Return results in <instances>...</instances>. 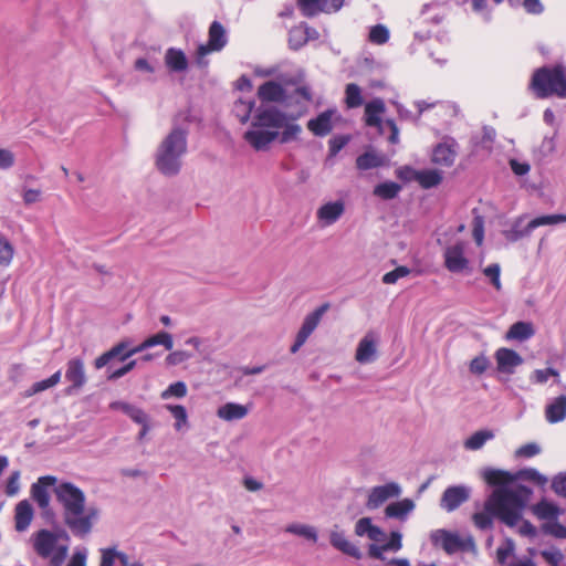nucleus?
<instances>
[{
  "label": "nucleus",
  "mask_w": 566,
  "mask_h": 566,
  "mask_svg": "<svg viewBox=\"0 0 566 566\" xmlns=\"http://www.w3.org/2000/svg\"><path fill=\"white\" fill-rule=\"evenodd\" d=\"M87 554L85 547L76 548L66 566H86Z\"/></svg>",
  "instance_id": "obj_59"
},
{
  "label": "nucleus",
  "mask_w": 566,
  "mask_h": 566,
  "mask_svg": "<svg viewBox=\"0 0 566 566\" xmlns=\"http://www.w3.org/2000/svg\"><path fill=\"white\" fill-rule=\"evenodd\" d=\"M401 537L402 536L399 532H392L388 542L381 545H379V543L371 544L368 549L369 556L373 558L385 560V552H398L401 548Z\"/></svg>",
  "instance_id": "obj_25"
},
{
  "label": "nucleus",
  "mask_w": 566,
  "mask_h": 566,
  "mask_svg": "<svg viewBox=\"0 0 566 566\" xmlns=\"http://www.w3.org/2000/svg\"><path fill=\"white\" fill-rule=\"evenodd\" d=\"M344 3V0H298V7L306 17H313L319 12H336Z\"/></svg>",
  "instance_id": "obj_14"
},
{
  "label": "nucleus",
  "mask_w": 566,
  "mask_h": 566,
  "mask_svg": "<svg viewBox=\"0 0 566 566\" xmlns=\"http://www.w3.org/2000/svg\"><path fill=\"white\" fill-rule=\"evenodd\" d=\"M61 380V371L57 370L56 373H54L51 377H49L48 379H44V380H41V381H36L34 382L25 392H24V396L25 397H31L35 394H39V392H42L46 389H50L54 386H56Z\"/></svg>",
  "instance_id": "obj_42"
},
{
  "label": "nucleus",
  "mask_w": 566,
  "mask_h": 566,
  "mask_svg": "<svg viewBox=\"0 0 566 566\" xmlns=\"http://www.w3.org/2000/svg\"><path fill=\"white\" fill-rule=\"evenodd\" d=\"M361 90L357 84L349 83L345 88V103L349 108H356L363 105Z\"/></svg>",
  "instance_id": "obj_43"
},
{
  "label": "nucleus",
  "mask_w": 566,
  "mask_h": 566,
  "mask_svg": "<svg viewBox=\"0 0 566 566\" xmlns=\"http://www.w3.org/2000/svg\"><path fill=\"white\" fill-rule=\"evenodd\" d=\"M345 213L343 199L326 201L316 210V220L322 228L335 224Z\"/></svg>",
  "instance_id": "obj_12"
},
{
  "label": "nucleus",
  "mask_w": 566,
  "mask_h": 566,
  "mask_svg": "<svg viewBox=\"0 0 566 566\" xmlns=\"http://www.w3.org/2000/svg\"><path fill=\"white\" fill-rule=\"evenodd\" d=\"M38 555L49 558L51 566H62L70 547V536L62 530H41L32 536Z\"/></svg>",
  "instance_id": "obj_5"
},
{
  "label": "nucleus",
  "mask_w": 566,
  "mask_h": 566,
  "mask_svg": "<svg viewBox=\"0 0 566 566\" xmlns=\"http://www.w3.org/2000/svg\"><path fill=\"white\" fill-rule=\"evenodd\" d=\"M163 345L166 349L170 350L174 347L172 335L167 332H159L146 338V346L154 347Z\"/></svg>",
  "instance_id": "obj_48"
},
{
  "label": "nucleus",
  "mask_w": 566,
  "mask_h": 566,
  "mask_svg": "<svg viewBox=\"0 0 566 566\" xmlns=\"http://www.w3.org/2000/svg\"><path fill=\"white\" fill-rule=\"evenodd\" d=\"M328 308L329 304L325 303L317 307L315 311L308 313L304 317L302 326L297 332V335L307 340V338L312 335V333L321 323L323 315L328 311Z\"/></svg>",
  "instance_id": "obj_23"
},
{
  "label": "nucleus",
  "mask_w": 566,
  "mask_h": 566,
  "mask_svg": "<svg viewBox=\"0 0 566 566\" xmlns=\"http://www.w3.org/2000/svg\"><path fill=\"white\" fill-rule=\"evenodd\" d=\"M187 385L184 381H176L168 386L166 390H164L160 395L163 399H168L170 397L182 398L187 395Z\"/></svg>",
  "instance_id": "obj_52"
},
{
  "label": "nucleus",
  "mask_w": 566,
  "mask_h": 566,
  "mask_svg": "<svg viewBox=\"0 0 566 566\" xmlns=\"http://www.w3.org/2000/svg\"><path fill=\"white\" fill-rule=\"evenodd\" d=\"M55 482L56 479L54 476L45 475L41 476L35 483L32 484L31 495L41 509L49 506L50 495L46 489L53 485Z\"/></svg>",
  "instance_id": "obj_21"
},
{
  "label": "nucleus",
  "mask_w": 566,
  "mask_h": 566,
  "mask_svg": "<svg viewBox=\"0 0 566 566\" xmlns=\"http://www.w3.org/2000/svg\"><path fill=\"white\" fill-rule=\"evenodd\" d=\"M535 334V329L530 322H517L514 323L506 332V339L509 340H526Z\"/></svg>",
  "instance_id": "obj_33"
},
{
  "label": "nucleus",
  "mask_w": 566,
  "mask_h": 566,
  "mask_svg": "<svg viewBox=\"0 0 566 566\" xmlns=\"http://www.w3.org/2000/svg\"><path fill=\"white\" fill-rule=\"evenodd\" d=\"M549 377H554L555 382L560 384L559 374L554 368L535 369L530 375V380L534 384L543 385L548 380Z\"/></svg>",
  "instance_id": "obj_46"
},
{
  "label": "nucleus",
  "mask_w": 566,
  "mask_h": 566,
  "mask_svg": "<svg viewBox=\"0 0 566 566\" xmlns=\"http://www.w3.org/2000/svg\"><path fill=\"white\" fill-rule=\"evenodd\" d=\"M15 250L10 241L0 234V266L8 268L13 260Z\"/></svg>",
  "instance_id": "obj_45"
},
{
  "label": "nucleus",
  "mask_w": 566,
  "mask_h": 566,
  "mask_svg": "<svg viewBox=\"0 0 566 566\" xmlns=\"http://www.w3.org/2000/svg\"><path fill=\"white\" fill-rule=\"evenodd\" d=\"M258 95L262 101L280 102L284 98V90L279 83L266 82L259 87Z\"/></svg>",
  "instance_id": "obj_34"
},
{
  "label": "nucleus",
  "mask_w": 566,
  "mask_h": 566,
  "mask_svg": "<svg viewBox=\"0 0 566 566\" xmlns=\"http://www.w3.org/2000/svg\"><path fill=\"white\" fill-rule=\"evenodd\" d=\"M482 272L486 279H489L490 283L500 291L502 289L501 283V266L499 263H492L482 269Z\"/></svg>",
  "instance_id": "obj_51"
},
{
  "label": "nucleus",
  "mask_w": 566,
  "mask_h": 566,
  "mask_svg": "<svg viewBox=\"0 0 566 566\" xmlns=\"http://www.w3.org/2000/svg\"><path fill=\"white\" fill-rule=\"evenodd\" d=\"M42 192L40 189L23 188L22 198L25 205H32L41 200Z\"/></svg>",
  "instance_id": "obj_61"
},
{
  "label": "nucleus",
  "mask_w": 566,
  "mask_h": 566,
  "mask_svg": "<svg viewBox=\"0 0 566 566\" xmlns=\"http://www.w3.org/2000/svg\"><path fill=\"white\" fill-rule=\"evenodd\" d=\"M483 479L491 485H499L484 504V511L474 513L472 518L476 527L488 530L492 526V516H497L510 527L516 526L522 520L523 510L532 491L524 485H509L513 476L507 471L489 469Z\"/></svg>",
  "instance_id": "obj_1"
},
{
  "label": "nucleus",
  "mask_w": 566,
  "mask_h": 566,
  "mask_svg": "<svg viewBox=\"0 0 566 566\" xmlns=\"http://www.w3.org/2000/svg\"><path fill=\"white\" fill-rule=\"evenodd\" d=\"M109 408L122 411L137 424L150 418L142 408L125 401H114L109 405Z\"/></svg>",
  "instance_id": "obj_28"
},
{
  "label": "nucleus",
  "mask_w": 566,
  "mask_h": 566,
  "mask_svg": "<svg viewBox=\"0 0 566 566\" xmlns=\"http://www.w3.org/2000/svg\"><path fill=\"white\" fill-rule=\"evenodd\" d=\"M401 486L397 482H389L374 486L368 492L366 506L369 510H376L389 499L398 497L401 494Z\"/></svg>",
  "instance_id": "obj_9"
},
{
  "label": "nucleus",
  "mask_w": 566,
  "mask_h": 566,
  "mask_svg": "<svg viewBox=\"0 0 566 566\" xmlns=\"http://www.w3.org/2000/svg\"><path fill=\"white\" fill-rule=\"evenodd\" d=\"M378 344L379 337L376 333H366L357 344L355 360L361 365L374 363L378 357Z\"/></svg>",
  "instance_id": "obj_10"
},
{
  "label": "nucleus",
  "mask_w": 566,
  "mask_h": 566,
  "mask_svg": "<svg viewBox=\"0 0 566 566\" xmlns=\"http://www.w3.org/2000/svg\"><path fill=\"white\" fill-rule=\"evenodd\" d=\"M65 378L71 384L66 392L72 394L86 384L84 363L81 358H72L66 364Z\"/></svg>",
  "instance_id": "obj_15"
},
{
  "label": "nucleus",
  "mask_w": 566,
  "mask_h": 566,
  "mask_svg": "<svg viewBox=\"0 0 566 566\" xmlns=\"http://www.w3.org/2000/svg\"><path fill=\"white\" fill-rule=\"evenodd\" d=\"M188 151V128L174 126L158 144L154 164L156 169L166 177L177 176L182 168V159Z\"/></svg>",
  "instance_id": "obj_4"
},
{
  "label": "nucleus",
  "mask_w": 566,
  "mask_h": 566,
  "mask_svg": "<svg viewBox=\"0 0 566 566\" xmlns=\"http://www.w3.org/2000/svg\"><path fill=\"white\" fill-rule=\"evenodd\" d=\"M471 496V488L468 485H452L447 488L440 499V507L446 512H453L465 503Z\"/></svg>",
  "instance_id": "obj_11"
},
{
  "label": "nucleus",
  "mask_w": 566,
  "mask_h": 566,
  "mask_svg": "<svg viewBox=\"0 0 566 566\" xmlns=\"http://www.w3.org/2000/svg\"><path fill=\"white\" fill-rule=\"evenodd\" d=\"M520 476L524 480L532 481L538 485H545L547 478L539 473L536 469H525L520 472Z\"/></svg>",
  "instance_id": "obj_55"
},
{
  "label": "nucleus",
  "mask_w": 566,
  "mask_h": 566,
  "mask_svg": "<svg viewBox=\"0 0 566 566\" xmlns=\"http://www.w3.org/2000/svg\"><path fill=\"white\" fill-rule=\"evenodd\" d=\"M410 274V269L407 266H398L395 270L386 273L382 276L385 284H395L399 279L406 277Z\"/></svg>",
  "instance_id": "obj_53"
},
{
  "label": "nucleus",
  "mask_w": 566,
  "mask_h": 566,
  "mask_svg": "<svg viewBox=\"0 0 566 566\" xmlns=\"http://www.w3.org/2000/svg\"><path fill=\"white\" fill-rule=\"evenodd\" d=\"M495 360L497 370L507 375H512L515 368L523 364V358L520 354L505 347L499 348L495 352Z\"/></svg>",
  "instance_id": "obj_16"
},
{
  "label": "nucleus",
  "mask_w": 566,
  "mask_h": 566,
  "mask_svg": "<svg viewBox=\"0 0 566 566\" xmlns=\"http://www.w3.org/2000/svg\"><path fill=\"white\" fill-rule=\"evenodd\" d=\"M165 63L174 72H184L188 67V60L185 53L175 48H170L166 51Z\"/></svg>",
  "instance_id": "obj_32"
},
{
  "label": "nucleus",
  "mask_w": 566,
  "mask_h": 566,
  "mask_svg": "<svg viewBox=\"0 0 566 566\" xmlns=\"http://www.w3.org/2000/svg\"><path fill=\"white\" fill-rule=\"evenodd\" d=\"M545 417L549 423L563 421L566 418V396L554 398L545 408Z\"/></svg>",
  "instance_id": "obj_27"
},
{
  "label": "nucleus",
  "mask_w": 566,
  "mask_h": 566,
  "mask_svg": "<svg viewBox=\"0 0 566 566\" xmlns=\"http://www.w3.org/2000/svg\"><path fill=\"white\" fill-rule=\"evenodd\" d=\"M552 488L557 494L566 496V473L554 478Z\"/></svg>",
  "instance_id": "obj_64"
},
{
  "label": "nucleus",
  "mask_w": 566,
  "mask_h": 566,
  "mask_svg": "<svg viewBox=\"0 0 566 566\" xmlns=\"http://www.w3.org/2000/svg\"><path fill=\"white\" fill-rule=\"evenodd\" d=\"M413 177L423 188L434 187L442 179L441 174L433 169L413 171Z\"/></svg>",
  "instance_id": "obj_40"
},
{
  "label": "nucleus",
  "mask_w": 566,
  "mask_h": 566,
  "mask_svg": "<svg viewBox=\"0 0 566 566\" xmlns=\"http://www.w3.org/2000/svg\"><path fill=\"white\" fill-rule=\"evenodd\" d=\"M415 502L410 499H403L392 502L385 509L387 517L406 520L407 516L415 510Z\"/></svg>",
  "instance_id": "obj_29"
},
{
  "label": "nucleus",
  "mask_w": 566,
  "mask_h": 566,
  "mask_svg": "<svg viewBox=\"0 0 566 566\" xmlns=\"http://www.w3.org/2000/svg\"><path fill=\"white\" fill-rule=\"evenodd\" d=\"M400 190V186L396 182H382L375 187L374 195L381 199H392Z\"/></svg>",
  "instance_id": "obj_47"
},
{
  "label": "nucleus",
  "mask_w": 566,
  "mask_h": 566,
  "mask_svg": "<svg viewBox=\"0 0 566 566\" xmlns=\"http://www.w3.org/2000/svg\"><path fill=\"white\" fill-rule=\"evenodd\" d=\"M55 494L64 509L66 525L77 536L88 534L98 511L94 507L85 509L84 493L72 483H62L55 488Z\"/></svg>",
  "instance_id": "obj_3"
},
{
  "label": "nucleus",
  "mask_w": 566,
  "mask_h": 566,
  "mask_svg": "<svg viewBox=\"0 0 566 566\" xmlns=\"http://www.w3.org/2000/svg\"><path fill=\"white\" fill-rule=\"evenodd\" d=\"M20 479H21L20 471L15 470L10 473V475L7 479L6 484H4V494L7 496L13 497L19 494L20 489H21Z\"/></svg>",
  "instance_id": "obj_50"
},
{
  "label": "nucleus",
  "mask_w": 566,
  "mask_h": 566,
  "mask_svg": "<svg viewBox=\"0 0 566 566\" xmlns=\"http://www.w3.org/2000/svg\"><path fill=\"white\" fill-rule=\"evenodd\" d=\"M329 543L334 548L356 559H360L363 556L360 549L346 537L344 531L338 526H334L329 532Z\"/></svg>",
  "instance_id": "obj_17"
},
{
  "label": "nucleus",
  "mask_w": 566,
  "mask_h": 566,
  "mask_svg": "<svg viewBox=\"0 0 566 566\" xmlns=\"http://www.w3.org/2000/svg\"><path fill=\"white\" fill-rule=\"evenodd\" d=\"M254 106L255 102L253 99H244L240 97L235 101L233 105V113L238 117V119L242 124H244L250 119Z\"/></svg>",
  "instance_id": "obj_39"
},
{
  "label": "nucleus",
  "mask_w": 566,
  "mask_h": 566,
  "mask_svg": "<svg viewBox=\"0 0 566 566\" xmlns=\"http://www.w3.org/2000/svg\"><path fill=\"white\" fill-rule=\"evenodd\" d=\"M384 163L385 157L374 150L364 153L356 160L357 168L361 170L379 167Z\"/></svg>",
  "instance_id": "obj_38"
},
{
  "label": "nucleus",
  "mask_w": 566,
  "mask_h": 566,
  "mask_svg": "<svg viewBox=\"0 0 566 566\" xmlns=\"http://www.w3.org/2000/svg\"><path fill=\"white\" fill-rule=\"evenodd\" d=\"M531 86L538 98L556 95L566 98V66L542 67L532 77Z\"/></svg>",
  "instance_id": "obj_6"
},
{
  "label": "nucleus",
  "mask_w": 566,
  "mask_h": 566,
  "mask_svg": "<svg viewBox=\"0 0 566 566\" xmlns=\"http://www.w3.org/2000/svg\"><path fill=\"white\" fill-rule=\"evenodd\" d=\"M494 438V432L489 429L479 430L464 440L463 447L470 451H476Z\"/></svg>",
  "instance_id": "obj_35"
},
{
  "label": "nucleus",
  "mask_w": 566,
  "mask_h": 566,
  "mask_svg": "<svg viewBox=\"0 0 566 566\" xmlns=\"http://www.w3.org/2000/svg\"><path fill=\"white\" fill-rule=\"evenodd\" d=\"M310 40V27H307L306 24H300L290 31L289 43L290 46L294 50L300 49Z\"/></svg>",
  "instance_id": "obj_36"
},
{
  "label": "nucleus",
  "mask_w": 566,
  "mask_h": 566,
  "mask_svg": "<svg viewBox=\"0 0 566 566\" xmlns=\"http://www.w3.org/2000/svg\"><path fill=\"white\" fill-rule=\"evenodd\" d=\"M33 509L28 500L20 501L15 505L14 522L18 532L25 531L33 520Z\"/></svg>",
  "instance_id": "obj_26"
},
{
  "label": "nucleus",
  "mask_w": 566,
  "mask_h": 566,
  "mask_svg": "<svg viewBox=\"0 0 566 566\" xmlns=\"http://www.w3.org/2000/svg\"><path fill=\"white\" fill-rule=\"evenodd\" d=\"M544 531L554 535L555 537L566 538V527L559 524L556 520L546 522L544 525Z\"/></svg>",
  "instance_id": "obj_58"
},
{
  "label": "nucleus",
  "mask_w": 566,
  "mask_h": 566,
  "mask_svg": "<svg viewBox=\"0 0 566 566\" xmlns=\"http://www.w3.org/2000/svg\"><path fill=\"white\" fill-rule=\"evenodd\" d=\"M102 557L99 566H115L117 551L113 548H105L101 551Z\"/></svg>",
  "instance_id": "obj_63"
},
{
  "label": "nucleus",
  "mask_w": 566,
  "mask_h": 566,
  "mask_svg": "<svg viewBox=\"0 0 566 566\" xmlns=\"http://www.w3.org/2000/svg\"><path fill=\"white\" fill-rule=\"evenodd\" d=\"M472 235L478 247L482 245L484 240V221L483 218L476 216L472 223Z\"/></svg>",
  "instance_id": "obj_54"
},
{
  "label": "nucleus",
  "mask_w": 566,
  "mask_h": 566,
  "mask_svg": "<svg viewBox=\"0 0 566 566\" xmlns=\"http://www.w3.org/2000/svg\"><path fill=\"white\" fill-rule=\"evenodd\" d=\"M458 156V144L451 138L447 137L439 143L432 150V161L437 165L450 167L454 164Z\"/></svg>",
  "instance_id": "obj_13"
},
{
  "label": "nucleus",
  "mask_w": 566,
  "mask_h": 566,
  "mask_svg": "<svg viewBox=\"0 0 566 566\" xmlns=\"http://www.w3.org/2000/svg\"><path fill=\"white\" fill-rule=\"evenodd\" d=\"M190 357L191 354L186 350H175L166 357L165 361L168 366H177L190 359Z\"/></svg>",
  "instance_id": "obj_56"
},
{
  "label": "nucleus",
  "mask_w": 566,
  "mask_h": 566,
  "mask_svg": "<svg viewBox=\"0 0 566 566\" xmlns=\"http://www.w3.org/2000/svg\"><path fill=\"white\" fill-rule=\"evenodd\" d=\"M515 545L510 538H506L496 549V560L502 566H510V563L515 562L514 557Z\"/></svg>",
  "instance_id": "obj_41"
},
{
  "label": "nucleus",
  "mask_w": 566,
  "mask_h": 566,
  "mask_svg": "<svg viewBox=\"0 0 566 566\" xmlns=\"http://www.w3.org/2000/svg\"><path fill=\"white\" fill-rule=\"evenodd\" d=\"M368 40L377 45L385 44L389 40V30L384 24H377L370 28Z\"/></svg>",
  "instance_id": "obj_49"
},
{
  "label": "nucleus",
  "mask_w": 566,
  "mask_h": 566,
  "mask_svg": "<svg viewBox=\"0 0 566 566\" xmlns=\"http://www.w3.org/2000/svg\"><path fill=\"white\" fill-rule=\"evenodd\" d=\"M523 217L516 219L510 230L505 232V237L510 241H517L524 237H528L532 231L538 227L554 226L566 222V214H547L532 219L524 228H522Z\"/></svg>",
  "instance_id": "obj_7"
},
{
  "label": "nucleus",
  "mask_w": 566,
  "mask_h": 566,
  "mask_svg": "<svg viewBox=\"0 0 566 566\" xmlns=\"http://www.w3.org/2000/svg\"><path fill=\"white\" fill-rule=\"evenodd\" d=\"M385 112V103L380 98H375L366 104L365 117L368 126L381 128L380 115Z\"/></svg>",
  "instance_id": "obj_31"
},
{
  "label": "nucleus",
  "mask_w": 566,
  "mask_h": 566,
  "mask_svg": "<svg viewBox=\"0 0 566 566\" xmlns=\"http://www.w3.org/2000/svg\"><path fill=\"white\" fill-rule=\"evenodd\" d=\"M14 154L6 148H0V169H9L14 165Z\"/></svg>",
  "instance_id": "obj_62"
},
{
  "label": "nucleus",
  "mask_w": 566,
  "mask_h": 566,
  "mask_svg": "<svg viewBox=\"0 0 566 566\" xmlns=\"http://www.w3.org/2000/svg\"><path fill=\"white\" fill-rule=\"evenodd\" d=\"M284 532L302 537L312 543H316L318 539V532L316 527L300 522L287 524L284 528Z\"/></svg>",
  "instance_id": "obj_30"
},
{
  "label": "nucleus",
  "mask_w": 566,
  "mask_h": 566,
  "mask_svg": "<svg viewBox=\"0 0 566 566\" xmlns=\"http://www.w3.org/2000/svg\"><path fill=\"white\" fill-rule=\"evenodd\" d=\"M533 512L538 518L552 522L560 511L554 503L543 500L533 507Z\"/></svg>",
  "instance_id": "obj_37"
},
{
  "label": "nucleus",
  "mask_w": 566,
  "mask_h": 566,
  "mask_svg": "<svg viewBox=\"0 0 566 566\" xmlns=\"http://www.w3.org/2000/svg\"><path fill=\"white\" fill-rule=\"evenodd\" d=\"M335 116L336 111H325L317 117L310 119L307 128L316 136H325L333 129V118Z\"/></svg>",
  "instance_id": "obj_24"
},
{
  "label": "nucleus",
  "mask_w": 566,
  "mask_h": 566,
  "mask_svg": "<svg viewBox=\"0 0 566 566\" xmlns=\"http://www.w3.org/2000/svg\"><path fill=\"white\" fill-rule=\"evenodd\" d=\"M166 409L172 415L176 422L174 424L177 431L188 427V415L187 410L181 405H166Z\"/></svg>",
  "instance_id": "obj_44"
},
{
  "label": "nucleus",
  "mask_w": 566,
  "mask_h": 566,
  "mask_svg": "<svg viewBox=\"0 0 566 566\" xmlns=\"http://www.w3.org/2000/svg\"><path fill=\"white\" fill-rule=\"evenodd\" d=\"M227 39L223 27L214 21L209 29V41L198 48V54L205 56L210 52L220 51L226 45Z\"/></svg>",
  "instance_id": "obj_18"
},
{
  "label": "nucleus",
  "mask_w": 566,
  "mask_h": 566,
  "mask_svg": "<svg viewBox=\"0 0 566 566\" xmlns=\"http://www.w3.org/2000/svg\"><path fill=\"white\" fill-rule=\"evenodd\" d=\"M355 534L359 537H368L374 544L384 543L387 538L386 533L374 525L370 517H361L356 522Z\"/></svg>",
  "instance_id": "obj_19"
},
{
  "label": "nucleus",
  "mask_w": 566,
  "mask_h": 566,
  "mask_svg": "<svg viewBox=\"0 0 566 566\" xmlns=\"http://www.w3.org/2000/svg\"><path fill=\"white\" fill-rule=\"evenodd\" d=\"M302 127L296 118L275 107H260L251 117L243 139L256 151L268 150L277 140L287 144L298 139Z\"/></svg>",
  "instance_id": "obj_2"
},
{
  "label": "nucleus",
  "mask_w": 566,
  "mask_h": 566,
  "mask_svg": "<svg viewBox=\"0 0 566 566\" xmlns=\"http://www.w3.org/2000/svg\"><path fill=\"white\" fill-rule=\"evenodd\" d=\"M430 538L433 545L441 546L449 554L461 548V541L459 536L446 530H437L432 532Z\"/></svg>",
  "instance_id": "obj_22"
},
{
  "label": "nucleus",
  "mask_w": 566,
  "mask_h": 566,
  "mask_svg": "<svg viewBox=\"0 0 566 566\" xmlns=\"http://www.w3.org/2000/svg\"><path fill=\"white\" fill-rule=\"evenodd\" d=\"M468 243L459 241L446 248L444 266L452 273L472 272L471 262L467 255Z\"/></svg>",
  "instance_id": "obj_8"
},
{
  "label": "nucleus",
  "mask_w": 566,
  "mask_h": 566,
  "mask_svg": "<svg viewBox=\"0 0 566 566\" xmlns=\"http://www.w3.org/2000/svg\"><path fill=\"white\" fill-rule=\"evenodd\" d=\"M539 452H541V447L535 442H531V443H526V444L520 447L515 451V457L532 458V457L538 454Z\"/></svg>",
  "instance_id": "obj_57"
},
{
  "label": "nucleus",
  "mask_w": 566,
  "mask_h": 566,
  "mask_svg": "<svg viewBox=\"0 0 566 566\" xmlns=\"http://www.w3.org/2000/svg\"><path fill=\"white\" fill-rule=\"evenodd\" d=\"M489 367V360L485 356H478L470 363V371L474 375H482Z\"/></svg>",
  "instance_id": "obj_60"
},
{
  "label": "nucleus",
  "mask_w": 566,
  "mask_h": 566,
  "mask_svg": "<svg viewBox=\"0 0 566 566\" xmlns=\"http://www.w3.org/2000/svg\"><path fill=\"white\" fill-rule=\"evenodd\" d=\"M251 408L252 403L227 402L217 409V417L224 421L241 420L249 415Z\"/></svg>",
  "instance_id": "obj_20"
}]
</instances>
